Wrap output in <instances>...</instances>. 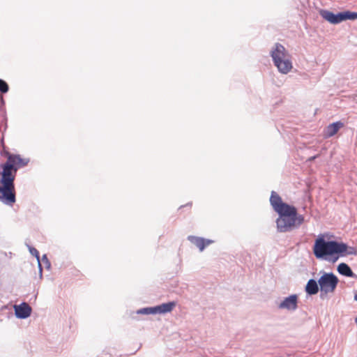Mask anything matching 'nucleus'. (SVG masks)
I'll return each instance as SVG.
<instances>
[{
	"label": "nucleus",
	"instance_id": "obj_22",
	"mask_svg": "<svg viewBox=\"0 0 357 357\" xmlns=\"http://www.w3.org/2000/svg\"><path fill=\"white\" fill-rule=\"evenodd\" d=\"M28 162H29V160H26V159L24 158V162H23L24 166L25 165H26Z\"/></svg>",
	"mask_w": 357,
	"mask_h": 357
},
{
	"label": "nucleus",
	"instance_id": "obj_7",
	"mask_svg": "<svg viewBox=\"0 0 357 357\" xmlns=\"http://www.w3.org/2000/svg\"><path fill=\"white\" fill-rule=\"evenodd\" d=\"M338 282V278L333 273H325L318 280L320 291L324 294L333 293Z\"/></svg>",
	"mask_w": 357,
	"mask_h": 357
},
{
	"label": "nucleus",
	"instance_id": "obj_1",
	"mask_svg": "<svg viewBox=\"0 0 357 357\" xmlns=\"http://www.w3.org/2000/svg\"><path fill=\"white\" fill-rule=\"evenodd\" d=\"M313 253L317 259H324L331 263H335L342 257L357 255L354 248L349 247L343 242L326 241L323 236L315 240Z\"/></svg>",
	"mask_w": 357,
	"mask_h": 357
},
{
	"label": "nucleus",
	"instance_id": "obj_14",
	"mask_svg": "<svg viewBox=\"0 0 357 357\" xmlns=\"http://www.w3.org/2000/svg\"><path fill=\"white\" fill-rule=\"evenodd\" d=\"M319 284L314 280H310L306 285L305 291L310 295L316 294L319 291Z\"/></svg>",
	"mask_w": 357,
	"mask_h": 357
},
{
	"label": "nucleus",
	"instance_id": "obj_12",
	"mask_svg": "<svg viewBox=\"0 0 357 357\" xmlns=\"http://www.w3.org/2000/svg\"><path fill=\"white\" fill-rule=\"evenodd\" d=\"M176 306V303L172 302H168L165 303H162L159 305L154 306L155 307V314H165L170 312L173 310L174 307Z\"/></svg>",
	"mask_w": 357,
	"mask_h": 357
},
{
	"label": "nucleus",
	"instance_id": "obj_5",
	"mask_svg": "<svg viewBox=\"0 0 357 357\" xmlns=\"http://www.w3.org/2000/svg\"><path fill=\"white\" fill-rule=\"evenodd\" d=\"M22 165V158L20 155H10L6 162L0 165V168L2 169L0 175L15 180V174Z\"/></svg>",
	"mask_w": 357,
	"mask_h": 357
},
{
	"label": "nucleus",
	"instance_id": "obj_21",
	"mask_svg": "<svg viewBox=\"0 0 357 357\" xmlns=\"http://www.w3.org/2000/svg\"><path fill=\"white\" fill-rule=\"evenodd\" d=\"M41 264H44L45 267L49 270L51 267V263L47 259V257L46 255H43L40 261Z\"/></svg>",
	"mask_w": 357,
	"mask_h": 357
},
{
	"label": "nucleus",
	"instance_id": "obj_4",
	"mask_svg": "<svg viewBox=\"0 0 357 357\" xmlns=\"http://www.w3.org/2000/svg\"><path fill=\"white\" fill-rule=\"evenodd\" d=\"M14 189V179L1 176L0 201L6 205L12 206L16 201Z\"/></svg>",
	"mask_w": 357,
	"mask_h": 357
},
{
	"label": "nucleus",
	"instance_id": "obj_20",
	"mask_svg": "<svg viewBox=\"0 0 357 357\" xmlns=\"http://www.w3.org/2000/svg\"><path fill=\"white\" fill-rule=\"evenodd\" d=\"M31 307L24 302V319L29 317L31 313Z\"/></svg>",
	"mask_w": 357,
	"mask_h": 357
},
{
	"label": "nucleus",
	"instance_id": "obj_11",
	"mask_svg": "<svg viewBox=\"0 0 357 357\" xmlns=\"http://www.w3.org/2000/svg\"><path fill=\"white\" fill-rule=\"evenodd\" d=\"M343 126L344 123L341 121H337L329 124L325 129V137H331L334 136Z\"/></svg>",
	"mask_w": 357,
	"mask_h": 357
},
{
	"label": "nucleus",
	"instance_id": "obj_2",
	"mask_svg": "<svg viewBox=\"0 0 357 357\" xmlns=\"http://www.w3.org/2000/svg\"><path fill=\"white\" fill-rule=\"evenodd\" d=\"M285 208L278 212L277 227L280 232L290 231L298 228L303 222L304 217L297 213L296 208L293 206H284Z\"/></svg>",
	"mask_w": 357,
	"mask_h": 357
},
{
	"label": "nucleus",
	"instance_id": "obj_18",
	"mask_svg": "<svg viewBox=\"0 0 357 357\" xmlns=\"http://www.w3.org/2000/svg\"><path fill=\"white\" fill-rule=\"evenodd\" d=\"M15 315L17 319H22V302L14 306Z\"/></svg>",
	"mask_w": 357,
	"mask_h": 357
},
{
	"label": "nucleus",
	"instance_id": "obj_8",
	"mask_svg": "<svg viewBox=\"0 0 357 357\" xmlns=\"http://www.w3.org/2000/svg\"><path fill=\"white\" fill-rule=\"evenodd\" d=\"M278 307L290 312L295 311L298 307V296L296 294H292L284 298L279 303Z\"/></svg>",
	"mask_w": 357,
	"mask_h": 357
},
{
	"label": "nucleus",
	"instance_id": "obj_13",
	"mask_svg": "<svg viewBox=\"0 0 357 357\" xmlns=\"http://www.w3.org/2000/svg\"><path fill=\"white\" fill-rule=\"evenodd\" d=\"M337 271L340 274L347 277L353 278L355 275L351 268L345 263H341L338 265Z\"/></svg>",
	"mask_w": 357,
	"mask_h": 357
},
{
	"label": "nucleus",
	"instance_id": "obj_17",
	"mask_svg": "<svg viewBox=\"0 0 357 357\" xmlns=\"http://www.w3.org/2000/svg\"><path fill=\"white\" fill-rule=\"evenodd\" d=\"M139 314H155V307H148L141 308L137 312Z\"/></svg>",
	"mask_w": 357,
	"mask_h": 357
},
{
	"label": "nucleus",
	"instance_id": "obj_6",
	"mask_svg": "<svg viewBox=\"0 0 357 357\" xmlns=\"http://www.w3.org/2000/svg\"><path fill=\"white\" fill-rule=\"evenodd\" d=\"M319 13L325 20L333 24H337L346 20H357V13L349 10L335 14L328 10H321Z\"/></svg>",
	"mask_w": 357,
	"mask_h": 357
},
{
	"label": "nucleus",
	"instance_id": "obj_15",
	"mask_svg": "<svg viewBox=\"0 0 357 357\" xmlns=\"http://www.w3.org/2000/svg\"><path fill=\"white\" fill-rule=\"evenodd\" d=\"M27 247L29 250L30 253L33 256L36 257V258L37 259L38 265V268H39L40 276L42 277V271H42V268H41V263H40V260L39 252L36 248L31 247L29 245H27Z\"/></svg>",
	"mask_w": 357,
	"mask_h": 357
},
{
	"label": "nucleus",
	"instance_id": "obj_16",
	"mask_svg": "<svg viewBox=\"0 0 357 357\" xmlns=\"http://www.w3.org/2000/svg\"><path fill=\"white\" fill-rule=\"evenodd\" d=\"M0 116H1L2 121H6L5 100L2 95H0Z\"/></svg>",
	"mask_w": 357,
	"mask_h": 357
},
{
	"label": "nucleus",
	"instance_id": "obj_19",
	"mask_svg": "<svg viewBox=\"0 0 357 357\" xmlns=\"http://www.w3.org/2000/svg\"><path fill=\"white\" fill-rule=\"evenodd\" d=\"M9 91V85L3 79H0V93L1 94H5L8 93Z\"/></svg>",
	"mask_w": 357,
	"mask_h": 357
},
{
	"label": "nucleus",
	"instance_id": "obj_3",
	"mask_svg": "<svg viewBox=\"0 0 357 357\" xmlns=\"http://www.w3.org/2000/svg\"><path fill=\"white\" fill-rule=\"evenodd\" d=\"M273 64L279 73L287 75L293 69L292 56L281 44L275 43L270 51Z\"/></svg>",
	"mask_w": 357,
	"mask_h": 357
},
{
	"label": "nucleus",
	"instance_id": "obj_10",
	"mask_svg": "<svg viewBox=\"0 0 357 357\" xmlns=\"http://www.w3.org/2000/svg\"><path fill=\"white\" fill-rule=\"evenodd\" d=\"M188 239L192 243L195 245L199 248L200 252H202L207 245L211 244L213 242L212 240L205 239L204 238L195 236H189Z\"/></svg>",
	"mask_w": 357,
	"mask_h": 357
},
{
	"label": "nucleus",
	"instance_id": "obj_24",
	"mask_svg": "<svg viewBox=\"0 0 357 357\" xmlns=\"http://www.w3.org/2000/svg\"><path fill=\"white\" fill-rule=\"evenodd\" d=\"M0 118H1V116H0Z\"/></svg>",
	"mask_w": 357,
	"mask_h": 357
},
{
	"label": "nucleus",
	"instance_id": "obj_23",
	"mask_svg": "<svg viewBox=\"0 0 357 357\" xmlns=\"http://www.w3.org/2000/svg\"><path fill=\"white\" fill-rule=\"evenodd\" d=\"M354 300L357 301V294L354 296Z\"/></svg>",
	"mask_w": 357,
	"mask_h": 357
},
{
	"label": "nucleus",
	"instance_id": "obj_9",
	"mask_svg": "<svg viewBox=\"0 0 357 357\" xmlns=\"http://www.w3.org/2000/svg\"><path fill=\"white\" fill-rule=\"evenodd\" d=\"M270 202L273 209L277 212L285 208L284 206H289V204L282 202L281 197L274 191H272L270 197Z\"/></svg>",
	"mask_w": 357,
	"mask_h": 357
}]
</instances>
